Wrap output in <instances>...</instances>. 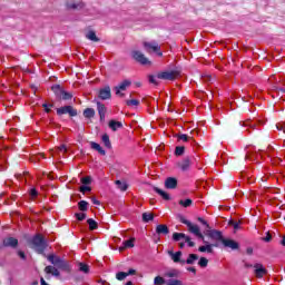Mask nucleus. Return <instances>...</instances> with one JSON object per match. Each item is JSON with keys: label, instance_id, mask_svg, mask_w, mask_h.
<instances>
[{"label": "nucleus", "instance_id": "obj_60", "mask_svg": "<svg viewBox=\"0 0 285 285\" xmlns=\"http://www.w3.org/2000/svg\"><path fill=\"white\" fill-rule=\"evenodd\" d=\"M187 271L189 273H194V275H197V269L195 267H188Z\"/></svg>", "mask_w": 285, "mask_h": 285}, {"label": "nucleus", "instance_id": "obj_9", "mask_svg": "<svg viewBox=\"0 0 285 285\" xmlns=\"http://www.w3.org/2000/svg\"><path fill=\"white\" fill-rule=\"evenodd\" d=\"M67 10H83L86 3L81 0H71L66 2Z\"/></svg>", "mask_w": 285, "mask_h": 285}, {"label": "nucleus", "instance_id": "obj_33", "mask_svg": "<svg viewBox=\"0 0 285 285\" xmlns=\"http://www.w3.org/2000/svg\"><path fill=\"white\" fill-rule=\"evenodd\" d=\"M87 224L89 225V230H97V228H99V225L92 218H88Z\"/></svg>", "mask_w": 285, "mask_h": 285}, {"label": "nucleus", "instance_id": "obj_2", "mask_svg": "<svg viewBox=\"0 0 285 285\" xmlns=\"http://www.w3.org/2000/svg\"><path fill=\"white\" fill-rule=\"evenodd\" d=\"M180 224H185L187 226L189 233L198 237V239H202L204 244H206V238L204 237V234H202V230L199 229L198 225L193 224L190 220L186 219V217L180 216L179 218Z\"/></svg>", "mask_w": 285, "mask_h": 285}, {"label": "nucleus", "instance_id": "obj_14", "mask_svg": "<svg viewBox=\"0 0 285 285\" xmlns=\"http://www.w3.org/2000/svg\"><path fill=\"white\" fill-rule=\"evenodd\" d=\"M131 85L132 82L130 80H124L117 87H115L116 95L124 97V94L121 92V90H126V88L130 87Z\"/></svg>", "mask_w": 285, "mask_h": 285}, {"label": "nucleus", "instance_id": "obj_45", "mask_svg": "<svg viewBox=\"0 0 285 285\" xmlns=\"http://www.w3.org/2000/svg\"><path fill=\"white\" fill-rule=\"evenodd\" d=\"M166 277H179V272L177 269H173L171 272L166 273Z\"/></svg>", "mask_w": 285, "mask_h": 285}, {"label": "nucleus", "instance_id": "obj_50", "mask_svg": "<svg viewBox=\"0 0 285 285\" xmlns=\"http://www.w3.org/2000/svg\"><path fill=\"white\" fill-rule=\"evenodd\" d=\"M127 106H139V100L137 99H130L126 100Z\"/></svg>", "mask_w": 285, "mask_h": 285}, {"label": "nucleus", "instance_id": "obj_3", "mask_svg": "<svg viewBox=\"0 0 285 285\" xmlns=\"http://www.w3.org/2000/svg\"><path fill=\"white\" fill-rule=\"evenodd\" d=\"M31 244L33 248L36 249V253L39 255H43L46 253V248H48V243H46V238L41 234H37L31 239Z\"/></svg>", "mask_w": 285, "mask_h": 285}, {"label": "nucleus", "instance_id": "obj_31", "mask_svg": "<svg viewBox=\"0 0 285 285\" xmlns=\"http://www.w3.org/2000/svg\"><path fill=\"white\" fill-rule=\"evenodd\" d=\"M115 184H116L117 188L119 190H121L122 193H126V190H128V183L121 181V180H116Z\"/></svg>", "mask_w": 285, "mask_h": 285}, {"label": "nucleus", "instance_id": "obj_10", "mask_svg": "<svg viewBox=\"0 0 285 285\" xmlns=\"http://www.w3.org/2000/svg\"><path fill=\"white\" fill-rule=\"evenodd\" d=\"M205 235H207V237H210V239H214L215 242H220V244H223L225 239L222 230H217V229H208L205 233Z\"/></svg>", "mask_w": 285, "mask_h": 285}, {"label": "nucleus", "instance_id": "obj_36", "mask_svg": "<svg viewBox=\"0 0 285 285\" xmlns=\"http://www.w3.org/2000/svg\"><path fill=\"white\" fill-rule=\"evenodd\" d=\"M178 204L180 206H183L184 208H188V207L193 206V199H190V198H187L185 200L181 199L178 202Z\"/></svg>", "mask_w": 285, "mask_h": 285}, {"label": "nucleus", "instance_id": "obj_19", "mask_svg": "<svg viewBox=\"0 0 285 285\" xmlns=\"http://www.w3.org/2000/svg\"><path fill=\"white\" fill-rule=\"evenodd\" d=\"M97 110H98V115L100 117V121H105L106 120V105L98 101Z\"/></svg>", "mask_w": 285, "mask_h": 285}, {"label": "nucleus", "instance_id": "obj_1", "mask_svg": "<svg viewBox=\"0 0 285 285\" xmlns=\"http://www.w3.org/2000/svg\"><path fill=\"white\" fill-rule=\"evenodd\" d=\"M48 262L59 268L60 271H65V273H72V267H70V263L68 261L63 259L60 256H57L55 254H49L47 256Z\"/></svg>", "mask_w": 285, "mask_h": 285}, {"label": "nucleus", "instance_id": "obj_48", "mask_svg": "<svg viewBox=\"0 0 285 285\" xmlns=\"http://www.w3.org/2000/svg\"><path fill=\"white\" fill-rule=\"evenodd\" d=\"M75 217H76V219H78V222H83V219H86V214L85 213H76Z\"/></svg>", "mask_w": 285, "mask_h": 285}, {"label": "nucleus", "instance_id": "obj_21", "mask_svg": "<svg viewBox=\"0 0 285 285\" xmlns=\"http://www.w3.org/2000/svg\"><path fill=\"white\" fill-rule=\"evenodd\" d=\"M169 255H171V259L175 262V264H186V261H181V250L176 253L169 252Z\"/></svg>", "mask_w": 285, "mask_h": 285}, {"label": "nucleus", "instance_id": "obj_11", "mask_svg": "<svg viewBox=\"0 0 285 285\" xmlns=\"http://www.w3.org/2000/svg\"><path fill=\"white\" fill-rule=\"evenodd\" d=\"M254 275L258 279H262L264 275H268V269H266L262 263H256L254 264Z\"/></svg>", "mask_w": 285, "mask_h": 285}, {"label": "nucleus", "instance_id": "obj_51", "mask_svg": "<svg viewBox=\"0 0 285 285\" xmlns=\"http://www.w3.org/2000/svg\"><path fill=\"white\" fill-rule=\"evenodd\" d=\"M167 285H184L179 279H169Z\"/></svg>", "mask_w": 285, "mask_h": 285}, {"label": "nucleus", "instance_id": "obj_63", "mask_svg": "<svg viewBox=\"0 0 285 285\" xmlns=\"http://www.w3.org/2000/svg\"><path fill=\"white\" fill-rule=\"evenodd\" d=\"M281 246H285V235L283 236V238L281 240Z\"/></svg>", "mask_w": 285, "mask_h": 285}, {"label": "nucleus", "instance_id": "obj_35", "mask_svg": "<svg viewBox=\"0 0 285 285\" xmlns=\"http://www.w3.org/2000/svg\"><path fill=\"white\" fill-rule=\"evenodd\" d=\"M59 99H62V101H70V99H72V92L65 91L63 89Z\"/></svg>", "mask_w": 285, "mask_h": 285}, {"label": "nucleus", "instance_id": "obj_6", "mask_svg": "<svg viewBox=\"0 0 285 285\" xmlns=\"http://www.w3.org/2000/svg\"><path fill=\"white\" fill-rule=\"evenodd\" d=\"M181 239H185V242L189 246V248H195V242H191L190 236H187L184 233H177V232H175L173 234L174 242H181Z\"/></svg>", "mask_w": 285, "mask_h": 285}, {"label": "nucleus", "instance_id": "obj_22", "mask_svg": "<svg viewBox=\"0 0 285 285\" xmlns=\"http://www.w3.org/2000/svg\"><path fill=\"white\" fill-rule=\"evenodd\" d=\"M205 244V246L198 248L199 253H213V247H217V244H209L208 242Z\"/></svg>", "mask_w": 285, "mask_h": 285}, {"label": "nucleus", "instance_id": "obj_41", "mask_svg": "<svg viewBox=\"0 0 285 285\" xmlns=\"http://www.w3.org/2000/svg\"><path fill=\"white\" fill-rule=\"evenodd\" d=\"M81 184H83L85 186H90V184H92V177L90 176H86V177H82L80 179Z\"/></svg>", "mask_w": 285, "mask_h": 285}, {"label": "nucleus", "instance_id": "obj_59", "mask_svg": "<svg viewBox=\"0 0 285 285\" xmlns=\"http://www.w3.org/2000/svg\"><path fill=\"white\" fill-rule=\"evenodd\" d=\"M18 255L20 256V259H26V253L23 250H19Z\"/></svg>", "mask_w": 285, "mask_h": 285}, {"label": "nucleus", "instance_id": "obj_17", "mask_svg": "<svg viewBox=\"0 0 285 285\" xmlns=\"http://www.w3.org/2000/svg\"><path fill=\"white\" fill-rule=\"evenodd\" d=\"M177 166L180 168V170H183V173L190 170V157H186L180 163H177Z\"/></svg>", "mask_w": 285, "mask_h": 285}, {"label": "nucleus", "instance_id": "obj_34", "mask_svg": "<svg viewBox=\"0 0 285 285\" xmlns=\"http://www.w3.org/2000/svg\"><path fill=\"white\" fill-rule=\"evenodd\" d=\"M153 219H155V215H153V213L142 214V222H145V224H148V222H153Z\"/></svg>", "mask_w": 285, "mask_h": 285}, {"label": "nucleus", "instance_id": "obj_30", "mask_svg": "<svg viewBox=\"0 0 285 285\" xmlns=\"http://www.w3.org/2000/svg\"><path fill=\"white\" fill-rule=\"evenodd\" d=\"M78 271L88 275V273H90V266L86 263H78Z\"/></svg>", "mask_w": 285, "mask_h": 285}, {"label": "nucleus", "instance_id": "obj_54", "mask_svg": "<svg viewBox=\"0 0 285 285\" xmlns=\"http://www.w3.org/2000/svg\"><path fill=\"white\" fill-rule=\"evenodd\" d=\"M149 83H154V86H159L157 78L153 75L149 76Z\"/></svg>", "mask_w": 285, "mask_h": 285}, {"label": "nucleus", "instance_id": "obj_52", "mask_svg": "<svg viewBox=\"0 0 285 285\" xmlns=\"http://www.w3.org/2000/svg\"><path fill=\"white\" fill-rule=\"evenodd\" d=\"M177 139L181 140V141H188V135L186 134H178L176 135Z\"/></svg>", "mask_w": 285, "mask_h": 285}, {"label": "nucleus", "instance_id": "obj_16", "mask_svg": "<svg viewBox=\"0 0 285 285\" xmlns=\"http://www.w3.org/2000/svg\"><path fill=\"white\" fill-rule=\"evenodd\" d=\"M177 178L168 177L165 180V188H167L168 190H175V188H177Z\"/></svg>", "mask_w": 285, "mask_h": 285}, {"label": "nucleus", "instance_id": "obj_15", "mask_svg": "<svg viewBox=\"0 0 285 285\" xmlns=\"http://www.w3.org/2000/svg\"><path fill=\"white\" fill-rule=\"evenodd\" d=\"M3 246L7 248H17L19 246V239L14 237H7L3 239Z\"/></svg>", "mask_w": 285, "mask_h": 285}, {"label": "nucleus", "instance_id": "obj_53", "mask_svg": "<svg viewBox=\"0 0 285 285\" xmlns=\"http://www.w3.org/2000/svg\"><path fill=\"white\" fill-rule=\"evenodd\" d=\"M198 222L200 224H203V226H206V228H208V230H210V225L208 224V222H206V219L198 217Z\"/></svg>", "mask_w": 285, "mask_h": 285}, {"label": "nucleus", "instance_id": "obj_43", "mask_svg": "<svg viewBox=\"0 0 285 285\" xmlns=\"http://www.w3.org/2000/svg\"><path fill=\"white\" fill-rule=\"evenodd\" d=\"M198 265L200 266V268H206V266H208V258L200 257Z\"/></svg>", "mask_w": 285, "mask_h": 285}, {"label": "nucleus", "instance_id": "obj_4", "mask_svg": "<svg viewBox=\"0 0 285 285\" xmlns=\"http://www.w3.org/2000/svg\"><path fill=\"white\" fill-rule=\"evenodd\" d=\"M131 57L134 61H137L141 66H148L150 63V60L139 50L131 51Z\"/></svg>", "mask_w": 285, "mask_h": 285}, {"label": "nucleus", "instance_id": "obj_12", "mask_svg": "<svg viewBox=\"0 0 285 285\" xmlns=\"http://www.w3.org/2000/svg\"><path fill=\"white\" fill-rule=\"evenodd\" d=\"M222 244L225 248H230V250H239V243L234 239L224 238Z\"/></svg>", "mask_w": 285, "mask_h": 285}, {"label": "nucleus", "instance_id": "obj_62", "mask_svg": "<svg viewBox=\"0 0 285 285\" xmlns=\"http://www.w3.org/2000/svg\"><path fill=\"white\" fill-rule=\"evenodd\" d=\"M254 266L255 265H253V264H248V263L245 264V268H254Z\"/></svg>", "mask_w": 285, "mask_h": 285}, {"label": "nucleus", "instance_id": "obj_44", "mask_svg": "<svg viewBox=\"0 0 285 285\" xmlns=\"http://www.w3.org/2000/svg\"><path fill=\"white\" fill-rule=\"evenodd\" d=\"M42 108H45V112L49 114V112H52V109H50V108H55V105L42 104Z\"/></svg>", "mask_w": 285, "mask_h": 285}, {"label": "nucleus", "instance_id": "obj_58", "mask_svg": "<svg viewBox=\"0 0 285 285\" xmlns=\"http://www.w3.org/2000/svg\"><path fill=\"white\" fill-rule=\"evenodd\" d=\"M30 195H31V197H37V196L39 195V193H37V189H36V188H32V189L30 190Z\"/></svg>", "mask_w": 285, "mask_h": 285}, {"label": "nucleus", "instance_id": "obj_49", "mask_svg": "<svg viewBox=\"0 0 285 285\" xmlns=\"http://www.w3.org/2000/svg\"><path fill=\"white\" fill-rule=\"evenodd\" d=\"M79 190L82 193V195H86V193H90L92 188L90 186H81Z\"/></svg>", "mask_w": 285, "mask_h": 285}, {"label": "nucleus", "instance_id": "obj_8", "mask_svg": "<svg viewBox=\"0 0 285 285\" xmlns=\"http://www.w3.org/2000/svg\"><path fill=\"white\" fill-rule=\"evenodd\" d=\"M57 115L61 117V115H69V117H77V109L75 107L68 105L57 109Z\"/></svg>", "mask_w": 285, "mask_h": 285}, {"label": "nucleus", "instance_id": "obj_24", "mask_svg": "<svg viewBox=\"0 0 285 285\" xmlns=\"http://www.w3.org/2000/svg\"><path fill=\"white\" fill-rule=\"evenodd\" d=\"M86 39H88L89 41H94V43H99L100 41L99 37H97V32H95L94 30H90L86 33Z\"/></svg>", "mask_w": 285, "mask_h": 285}, {"label": "nucleus", "instance_id": "obj_57", "mask_svg": "<svg viewBox=\"0 0 285 285\" xmlns=\"http://www.w3.org/2000/svg\"><path fill=\"white\" fill-rule=\"evenodd\" d=\"M91 202L95 204V206H101V202L97 200L96 197H91Z\"/></svg>", "mask_w": 285, "mask_h": 285}, {"label": "nucleus", "instance_id": "obj_56", "mask_svg": "<svg viewBox=\"0 0 285 285\" xmlns=\"http://www.w3.org/2000/svg\"><path fill=\"white\" fill-rule=\"evenodd\" d=\"M127 277H129V275H137V271L134 268H130L128 272H125Z\"/></svg>", "mask_w": 285, "mask_h": 285}, {"label": "nucleus", "instance_id": "obj_55", "mask_svg": "<svg viewBox=\"0 0 285 285\" xmlns=\"http://www.w3.org/2000/svg\"><path fill=\"white\" fill-rule=\"evenodd\" d=\"M58 150H59L60 153H68V147H66V145H60V146L58 147Z\"/></svg>", "mask_w": 285, "mask_h": 285}, {"label": "nucleus", "instance_id": "obj_5", "mask_svg": "<svg viewBox=\"0 0 285 285\" xmlns=\"http://www.w3.org/2000/svg\"><path fill=\"white\" fill-rule=\"evenodd\" d=\"M144 48L146 52H156L158 57H164V52H161V47L157 42H144Z\"/></svg>", "mask_w": 285, "mask_h": 285}, {"label": "nucleus", "instance_id": "obj_20", "mask_svg": "<svg viewBox=\"0 0 285 285\" xmlns=\"http://www.w3.org/2000/svg\"><path fill=\"white\" fill-rule=\"evenodd\" d=\"M170 233V229L168 228V225H157L156 226V234L157 235H168Z\"/></svg>", "mask_w": 285, "mask_h": 285}, {"label": "nucleus", "instance_id": "obj_32", "mask_svg": "<svg viewBox=\"0 0 285 285\" xmlns=\"http://www.w3.org/2000/svg\"><path fill=\"white\" fill-rule=\"evenodd\" d=\"M199 259V256L197 254H189L188 258L185 261V264L193 265L195 262Z\"/></svg>", "mask_w": 285, "mask_h": 285}, {"label": "nucleus", "instance_id": "obj_18", "mask_svg": "<svg viewBox=\"0 0 285 285\" xmlns=\"http://www.w3.org/2000/svg\"><path fill=\"white\" fill-rule=\"evenodd\" d=\"M46 275H53V277H60L61 273L59 269L52 265H48L45 267Z\"/></svg>", "mask_w": 285, "mask_h": 285}, {"label": "nucleus", "instance_id": "obj_25", "mask_svg": "<svg viewBox=\"0 0 285 285\" xmlns=\"http://www.w3.org/2000/svg\"><path fill=\"white\" fill-rule=\"evenodd\" d=\"M154 190L157 193V195H160V197L165 199V202H170V195L164 189H160L159 187H154Z\"/></svg>", "mask_w": 285, "mask_h": 285}, {"label": "nucleus", "instance_id": "obj_38", "mask_svg": "<svg viewBox=\"0 0 285 285\" xmlns=\"http://www.w3.org/2000/svg\"><path fill=\"white\" fill-rule=\"evenodd\" d=\"M184 153H186V147L184 146H177L175 148V155L176 157H181V155H184Z\"/></svg>", "mask_w": 285, "mask_h": 285}, {"label": "nucleus", "instance_id": "obj_26", "mask_svg": "<svg viewBox=\"0 0 285 285\" xmlns=\"http://www.w3.org/2000/svg\"><path fill=\"white\" fill-rule=\"evenodd\" d=\"M51 90L57 97V99H60L61 95L63 94V87H61V85H53L51 87Z\"/></svg>", "mask_w": 285, "mask_h": 285}, {"label": "nucleus", "instance_id": "obj_28", "mask_svg": "<svg viewBox=\"0 0 285 285\" xmlns=\"http://www.w3.org/2000/svg\"><path fill=\"white\" fill-rule=\"evenodd\" d=\"M82 115L85 119H92L96 115V111L94 108H86Z\"/></svg>", "mask_w": 285, "mask_h": 285}, {"label": "nucleus", "instance_id": "obj_39", "mask_svg": "<svg viewBox=\"0 0 285 285\" xmlns=\"http://www.w3.org/2000/svg\"><path fill=\"white\" fill-rule=\"evenodd\" d=\"M124 248H135V238H130L124 242Z\"/></svg>", "mask_w": 285, "mask_h": 285}, {"label": "nucleus", "instance_id": "obj_61", "mask_svg": "<svg viewBox=\"0 0 285 285\" xmlns=\"http://www.w3.org/2000/svg\"><path fill=\"white\" fill-rule=\"evenodd\" d=\"M246 254H247V255H253V247H248V248L246 249Z\"/></svg>", "mask_w": 285, "mask_h": 285}, {"label": "nucleus", "instance_id": "obj_7", "mask_svg": "<svg viewBox=\"0 0 285 285\" xmlns=\"http://www.w3.org/2000/svg\"><path fill=\"white\" fill-rule=\"evenodd\" d=\"M179 77L177 71H161L157 73V79H163L165 81H175Z\"/></svg>", "mask_w": 285, "mask_h": 285}, {"label": "nucleus", "instance_id": "obj_29", "mask_svg": "<svg viewBox=\"0 0 285 285\" xmlns=\"http://www.w3.org/2000/svg\"><path fill=\"white\" fill-rule=\"evenodd\" d=\"M101 141L106 148L108 149L112 148V142H110V136H108V134L102 135Z\"/></svg>", "mask_w": 285, "mask_h": 285}, {"label": "nucleus", "instance_id": "obj_42", "mask_svg": "<svg viewBox=\"0 0 285 285\" xmlns=\"http://www.w3.org/2000/svg\"><path fill=\"white\" fill-rule=\"evenodd\" d=\"M154 284L155 285H164V284H166V279H164V277H161V276H156L154 279Z\"/></svg>", "mask_w": 285, "mask_h": 285}, {"label": "nucleus", "instance_id": "obj_47", "mask_svg": "<svg viewBox=\"0 0 285 285\" xmlns=\"http://www.w3.org/2000/svg\"><path fill=\"white\" fill-rule=\"evenodd\" d=\"M239 224H242V222L229 220V226H233L234 230H239Z\"/></svg>", "mask_w": 285, "mask_h": 285}, {"label": "nucleus", "instance_id": "obj_64", "mask_svg": "<svg viewBox=\"0 0 285 285\" xmlns=\"http://www.w3.org/2000/svg\"><path fill=\"white\" fill-rule=\"evenodd\" d=\"M186 246V243L181 242L179 243V248H184Z\"/></svg>", "mask_w": 285, "mask_h": 285}, {"label": "nucleus", "instance_id": "obj_23", "mask_svg": "<svg viewBox=\"0 0 285 285\" xmlns=\"http://www.w3.org/2000/svg\"><path fill=\"white\" fill-rule=\"evenodd\" d=\"M109 128H110L114 132H117V130H119V128H124V124H122L121 121L110 120V121H109Z\"/></svg>", "mask_w": 285, "mask_h": 285}, {"label": "nucleus", "instance_id": "obj_27", "mask_svg": "<svg viewBox=\"0 0 285 285\" xmlns=\"http://www.w3.org/2000/svg\"><path fill=\"white\" fill-rule=\"evenodd\" d=\"M90 146H91L92 150H97V153H99V155L106 156V151H105L104 147L101 145H99L98 142L91 141Z\"/></svg>", "mask_w": 285, "mask_h": 285}, {"label": "nucleus", "instance_id": "obj_13", "mask_svg": "<svg viewBox=\"0 0 285 285\" xmlns=\"http://www.w3.org/2000/svg\"><path fill=\"white\" fill-rule=\"evenodd\" d=\"M99 99L106 101L107 99H111L112 91L110 90V86H106L105 88L100 89L98 92Z\"/></svg>", "mask_w": 285, "mask_h": 285}, {"label": "nucleus", "instance_id": "obj_46", "mask_svg": "<svg viewBox=\"0 0 285 285\" xmlns=\"http://www.w3.org/2000/svg\"><path fill=\"white\" fill-rule=\"evenodd\" d=\"M272 239H273V234H271V232H266L265 237L262 238V240L266 243L272 242Z\"/></svg>", "mask_w": 285, "mask_h": 285}, {"label": "nucleus", "instance_id": "obj_37", "mask_svg": "<svg viewBox=\"0 0 285 285\" xmlns=\"http://www.w3.org/2000/svg\"><path fill=\"white\" fill-rule=\"evenodd\" d=\"M78 208L79 210H81L82 213H86V210H88V202L86 200H80L78 203Z\"/></svg>", "mask_w": 285, "mask_h": 285}, {"label": "nucleus", "instance_id": "obj_40", "mask_svg": "<svg viewBox=\"0 0 285 285\" xmlns=\"http://www.w3.org/2000/svg\"><path fill=\"white\" fill-rule=\"evenodd\" d=\"M126 277H128V274H126V272H118L116 274V279H118V282H124V279H126Z\"/></svg>", "mask_w": 285, "mask_h": 285}]
</instances>
